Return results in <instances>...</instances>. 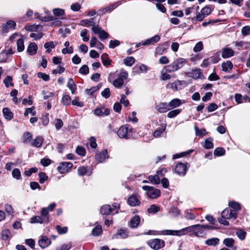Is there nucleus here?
I'll list each match as a JSON object with an SVG mask.
<instances>
[{"mask_svg": "<svg viewBox=\"0 0 250 250\" xmlns=\"http://www.w3.org/2000/svg\"><path fill=\"white\" fill-rule=\"evenodd\" d=\"M160 40V37L159 35H155L150 39H147L144 41L142 43L143 45L153 44L157 42Z\"/></svg>", "mask_w": 250, "mask_h": 250, "instance_id": "nucleus-16", "label": "nucleus"}, {"mask_svg": "<svg viewBox=\"0 0 250 250\" xmlns=\"http://www.w3.org/2000/svg\"><path fill=\"white\" fill-rule=\"evenodd\" d=\"M218 108L217 105L215 103H211L207 107V110L208 112H213L216 110Z\"/></svg>", "mask_w": 250, "mask_h": 250, "instance_id": "nucleus-60", "label": "nucleus"}, {"mask_svg": "<svg viewBox=\"0 0 250 250\" xmlns=\"http://www.w3.org/2000/svg\"><path fill=\"white\" fill-rule=\"evenodd\" d=\"M167 70V66H165L163 68L161 72V75L160 76V80L162 81H166L170 80L171 78V76L167 73L168 72Z\"/></svg>", "mask_w": 250, "mask_h": 250, "instance_id": "nucleus-21", "label": "nucleus"}, {"mask_svg": "<svg viewBox=\"0 0 250 250\" xmlns=\"http://www.w3.org/2000/svg\"><path fill=\"white\" fill-rule=\"evenodd\" d=\"M222 70L224 71H227L229 69H231L233 67V64L232 62L229 61H227L226 62H224L222 64Z\"/></svg>", "mask_w": 250, "mask_h": 250, "instance_id": "nucleus-32", "label": "nucleus"}, {"mask_svg": "<svg viewBox=\"0 0 250 250\" xmlns=\"http://www.w3.org/2000/svg\"><path fill=\"white\" fill-rule=\"evenodd\" d=\"M184 103L185 101H183V103ZM182 104V101L177 98L173 99L168 104L169 107L170 108V109L178 107L180 106Z\"/></svg>", "mask_w": 250, "mask_h": 250, "instance_id": "nucleus-15", "label": "nucleus"}, {"mask_svg": "<svg viewBox=\"0 0 250 250\" xmlns=\"http://www.w3.org/2000/svg\"><path fill=\"white\" fill-rule=\"evenodd\" d=\"M102 62L104 66H108L110 64V61L106 54H103L101 56Z\"/></svg>", "mask_w": 250, "mask_h": 250, "instance_id": "nucleus-38", "label": "nucleus"}, {"mask_svg": "<svg viewBox=\"0 0 250 250\" xmlns=\"http://www.w3.org/2000/svg\"><path fill=\"white\" fill-rule=\"evenodd\" d=\"M128 236V232L125 229H120L113 235L115 238H125Z\"/></svg>", "mask_w": 250, "mask_h": 250, "instance_id": "nucleus-20", "label": "nucleus"}, {"mask_svg": "<svg viewBox=\"0 0 250 250\" xmlns=\"http://www.w3.org/2000/svg\"><path fill=\"white\" fill-rule=\"evenodd\" d=\"M37 76L38 78L42 79L43 80L45 81H48L49 80V76L45 73H43L42 72H39L37 74Z\"/></svg>", "mask_w": 250, "mask_h": 250, "instance_id": "nucleus-59", "label": "nucleus"}, {"mask_svg": "<svg viewBox=\"0 0 250 250\" xmlns=\"http://www.w3.org/2000/svg\"><path fill=\"white\" fill-rule=\"evenodd\" d=\"M38 46L35 42H31L29 44L27 49V51L30 55H33L37 53Z\"/></svg>", "mask_w": 250, "mask_h": 250, "instance_id": "nucleus-19", "label": "nucleus"}, {"mask_svg": "<svg viewBox=\"0 0 250 250\" xmlns=\"http://www.w3.org/2000/svg\"><path fill=\"white\" fill-rule=\"evenodd\" d=\"M2 112L6 119L10 120L13 118V114L8 108H4L2 110Z\"/></svg>", "mask_w": 250, "mask_h": 250, "instance_id": "nucleus-26", "label": "nucleus"}, {"mask_svg": "<svg viewBox=\"0 0 250 250\" xmlns=\"http://www.w3.org/2000/svg\"><path fill=\"white\" fill-rule=\"evenodd\" d=\"M17 50L19 52H22L24 49V42L22 39H19L17 41Z\"/></svg>", "mask_w": 250, "mask_h": 250, "instance_id": "nucleus-36", "label": "nucleus"}, {"mask_svg": "<svg viewBox=\"0 0 250 250\" xmlns=\"http://www.w3.org/2000/svg\"><path fill=\"white\" fill-rule=\"evenodd\" d=\"M194 129L195 130L196 134L197 136H203L207 134V132L205 129H199L197 126H195Z\"/></svg>", "mask_w": 250, "mask_h": 250, "instance_id": "nucleus-47", "label": "nucleus"}, {"mask_svg": "<svg viewBox=\"0 0 250 250\" xmlns=\"http://www.w3.org/2000/svg\"><path fill=\"white\" fill-rule=\"evenodd\" d=\"M71 100V97L68 95H65L62 97V103L64 105H68L70 104Z\"/></svg>", "mask_w": 250, "mask_h": 250, "instance_id": "nucleus-49", "label": "nucleus"}, {"mask_svg": "<svg viewBox=\"0 0 250 250\" xmlns=\"http://www.w3.org/2000/svg\"><path fill=\"white\" fill-rule=\"evenodd\" d=\"M242 34L244 36L250 35V26H245L242 28Z\"/></svg>", "mask_w": 250, "mask_h": 250, "instance_id": "nucleus-64", "label": "nucleus"}, {"mask_svg": "<svg viewBox=\"0 0 250 250\" xmlns=\"http://www.w3.org/2000/svg\"><path fill=\"white\" fill-rule=\"evenodd\" d=\"M50 244V239L46 236H42L38 241L39 245L42 249L46 248Z\"/></svg>", "mask_w": 250, "mask_h": 250, "instance_id": "nucleus-13", "label": "nucleus"}, {"mask_svg": "<svg viewBox=\"0 0 250 250\" xmlns=\"http://www.w3.org/2000/svg\"><path fill=\"white\" fill-rule=\"evenodd\" d=\"M94 18H90L89 19L83 20L81 21V24L85 26V25H89L92 26V27L94 26H97L96 25V23H95L93 21Z\"/></svg>", "mask_w": 250, "mask_h": 250, "instance_id": "nucleus-29", "label": "nucleus"}, {"mask_svg": "<svg viewBox=\"0 0 250 250\" xmlns=\"http://www.w3.org/2000/svg\"><path fill=\"white\" fill-rule=\"evenodd\" d=\"M229 207L233 208L234 210H232L234 212H236L239 211L241 209L240 205L237 202L231 201L229 203Z\"/></svg>", "mask_w": 250, "mask_h": 250, "instance_id": "nucleus-31", "label": "nucleus"}, {"mask_svg": "<svg viewBox=\"0 0 250 250\" xmlns=\"http://www.w3.org/2000/svg\"><path fill=\"white\" fill-rule=\"evenodd\" d=\"M187 167L182 163H178L175 168V172L179 175H185L186 173Z\"/></svg>", "mask_w": 250, "mask_h": 250, "instance_id": "nucleus-11", "label": "nucleus"}, {"mask_svg": "<svg viewBox=\"0 0 250 250\" xmlns=\"http://www.w3.org/2000/svg\"><path fill=\"white\" fill-rule=\"evenodd\" d=\"M79 72L81 74L87 75L89 73V68L86 65H83L79 69Z\"/></svg>", "mask_w": 250, "mask_h": 250, "instance_id": "nucleus-56", "label": "nucleus"}, {"mask_svg": "<svg viewBox=\"0 0 250 250\" xmlns=\"http://www.w3.org/2000/svg\"><path fill=\"white\" fill-rule=\"evenodd\" d=\"M188 76L194 79H197L201 77L202 73L200 69L192 70L191 72L188 73Z\"/></svg>", "mask_w": 250, "mask_h": 250, "instance_id": "nucleus-25", "label": "nucleus"}, {"mask_svg": "<svg viewBox=\"0 0 250 250\" xmlns=\"http://www.w3.org/2000/svg\"><path fill=\"white\" fill-rule=\"evenodd\" d=\"M147 244L151 248L155 250H159L165 246L164 241L159 239L149 240L147 242Z\"/></svg>", "mask_w": 250, "mask_h": 250, "instance_id": "nucleus-5", "label": "nucleus"}, {"mask_svg": "<svg viewBox=\"0 0 250 250\" xmlns=\"http://www.w3.org/2000/svg\"><path fill=\"white\" fill-rule=\"evenodd\" d=\"M140 222V218L138 215L135 216L130 221V226L132 228H136Z\"/></svg>", "mask_w": 250, "mask_h": 250, "instance_id": "nucleus-24", "label": "nucleus"}, {"mask_svg": "<svg viewBox=\"0 0 250 250\" xmlns=\"http://www.w3.org/2000/svg\"><path fill=\"white\" fill-rule=\"evenodd\" d=\"M117 7V3H114L109 6L104 7L103 9V12L104 13H105L106 12H110L112 11L113 9H115Z\"/></svg>", "mask_w": 250, "mask_h": 250, "instance_id": "nucleus-44", "label": "nucleus"}, {"mask_svg": "<svg viewBox=\"0 0 250 250\" xmlns=\"http://www.w3.org/2000/svg\"><path fill=\"white\" fill-rule=\"evenodd\" d=\"M67 86L71 90L72 94H74L75 93L77 86L72 78L69 79Z\"/></svg>", "mask_w": 250, "mask_h": 250, "instance_id": "nucleus-23", "label": "nucleus"}, {"mask_svg": "<svg viewBox=\"0 0 250 250\" xmlns=\"http://www.w3.org/2000/svg\"><path fill=\"white\" fill-rule=\"evenodd\" d=\"M91 30L95 34H98L100 39L101 40L105 39L109 36V34L107 32L102 29L98 26L92 27Z\"/></svg>", "mask_w": 250, "mask_h": 250, "instance_id": "nucleus-8", "label": "nucleus"}, {"mask_svg": "<svg viewBox=\"0 0 250 250\" xmlns=\"http://www.w3.org/2000/svg\"><path fill=\"white\" fill-rule=\"evenodd\" d=\"M182 84V82L179 80H177L174 83H171V87L175 91L178 90V86Z\"/></svg>", "mask_w": 250, "mask_h": 250, "instance_id": "nucleus-55", "label": "nucleus"}, {"mask_svg": "<svg viewBox=\"0 0 250 250\" xmlns=\"http://www.w3.org/2000/svg\"><path fill=\"white\" fill-rule=\"evenodd\" d=\"M181 111L182 109H176L173 110H171L167 113V116L169 118H174L180 114Z\"/></svg>", "mask_w": 250, "mask_h": 250, "instance_id": "nucleus-35", "label": "nucleus"}, {"mask_svg": "<svg viewBox=\"0 0 250 250\" xmlns=\"http://www.w3.org/2000/svg\"><path fill=\"white\" fill-rule=\"evenodd\" d=\"M72 167L73 164L71 163L63 162L60 164L57 169L60 173H65L68 172Z\"/></svg>", "mask_w": 250, "mask_h": 250, "instance_id": "nucleus-7", "label": "nucleus"}, {"mask_svg": "<svg viewBox=\"0 0 250 250\" xmlns=\"http://www.w3.org/2000/svg\"><path fill=\"white\" fill-rule=\"evenodd\" d=\"M38 175L40 178V183L41 184H43L48 179V176L44 172H40Z\"/></svg>", "mask_w": 250, "mask_h": 250, "instance_id": "nucleus-50", "label": "nucleus"}, {"mask_svg": "<svg viewBox=\"0 0 250 250\" xmlns=\"http://www.w3.org/2000/svg\"><path fill=\"white\" fill-rule=\"evenodd\" d=\"M42 93L43 95V99L44 100H48L50 98L53 97L54 96V93L52 92L45 91L43 90L42 91Z\"/></svg>", "mask_w": 250, "mask_h": 250, "instance_id": "nucleus-53", "label": "nucleus"}, {"mask_svg": "<svg viewBox=\"0 0 250 250\" xmlns=\"http://www.w3.org/2000/svg\"><path fill=\"white\" fill-rule=\"evenodd\" d=\"M212 139L208 138L205 141V144L203 146L206 149H210L213 147V144L212 142Z\"/></svg>", "mask_w": 250, "mask_h": 250, "instance_id": "nucleus-37", "label": "nucleus"}, {"mask_svg": "<svg viewBox=\"0 0 250 250\" xmlns=\"http://www.w3.org/2000/svg\"><path fill=\"white\" fill-rule=\"evenodd\" d=\"M132 130V128H129L128 125H122L117 131V135L120 138L128 139L131 136Z\"/></svg>", "mask_w": 250, "mask_h": 250, "instance_id": "nucleus-2", "label": "nucleus"}, {"mask_svg": "<svg viewBox=\"0 0 250 250\" xmlns=\"http://www.w3.org/2000/svg\"><path fill=\"white\" fill-rule=\"evenodd\" d=\"M223 244L228 247H232L234 244V240L231 238H226L223 241Z\"/></svg>", "mask_w": 250, "mask_h": 250, "instance_id": "nucleus-41", "label": "nucleus"}, {"mask_svg": "<svg viewBox=\"0 0 250 250\" xmlns=\"http://www.w3.org/2000/svg\"><path fill=\"white\" fill-rule=\"evenodd\" d=\"M102 232V227L100 225H97L96 226L92 231V234L94 236L100 235Z\"/></svg>", "mask_w": 250, "mask_h": 250, "instance_id": "nucleus-42", "label": "nucleus"}, {"mask_svg": "<svg viewBox=\"0 0 250 250\" xmlns=\"http://www.w3.org/2000/svg\"><path fill=\"white\" fill-rule=\"evenodd\" d=\"M234 52L231 49L229 48H224L222 49V57L225 59L234 55Z\"/></svg>", "mask_w": 250, "mask_h": 250, "instance_id": "nucleus-18", "label": "nucleus"}, {"mask_svg": "<svg viewBox=\"0 0 250 250\" xmlns=\"http://www.w3.org/2000/svg\"><path fill=\"white\" fill-rule=\"evenodd\" d=\"M35 16L36 18L39 19L40 20L43 21H51L55 20L54 17L53 16H41L38 13H36L35 14ZM55 20H56L55 19Z\"/></svg>", "mask_w": 250, "mask_h": 250, "instance_id": "nucleus-27", "label": "nucleus"}, {"mask_svg": "<svg viewBox=\"0 0 250 250\" xmlns=\"http://www.w3.org/2000/svg\"><path fill=\"white\" fill-rule=\"evenodd\" d=\"M147 211L149 213H156L160 211V208L155 205H152L147 208Z\"/></svg>", "mask_w": 250, "mask_h": 250, "instance_id": "nucleus-39", "label": "nucleus"}, {"mask_svg": "<svg viewBox=\"0 0 250 250\" xmlns=\"http://www.w3.org/2000/svg\"><path fill=\"white\" fill-rule=\"evenodd\" d=\"M36 113V112L35 110V107L32 106L31 108H28L26 109L24 113V117H27L29 114H31L32 115L34 116Z\"/></svg>", "mask_w": 250, "mask_h": 250, "instance_id": "nucleus-48", "label": "nucleus"}, {"mask_svg": "<svg viewBox=\"0 0 250 250\" xmlns=\"http://www.w3.org/2000/svg\"><path fill=\"white\" fill-rule=\"evenodd\" d=\"M128 203L132 207H135L140 204V201L135 195L132 194L128 198Z\"/></svg>", "mask_w": 250, "mask_h": 250, "instance_id": "nucleus-14", "label": "nucleus"}, {"mask_svg": "<svg viewBox=\"0 0 250 250\" xmlns=\"http://www.w3.org/2000/svg\"><path fill=\"white\" fill-rule=\"evenodd\" d=\"M11 233L9 229H5L1 232V238L3 240H7L10 238Z\"/></svg>", "mask_w": 250, "mask_h": 250, "instance_id": "nucleus-43", "label": "nucleus"}, {"mask_svg": "<svg viewBox=\"0 0 250 250\" xmlns=\"http://www.w3.org/2000/svg\"><path fill=\"white\" fill-rule=\"evenodd\" d=\"M155 109L160 113H165L169 111L170 108L167 103H161L155 106Z\"/></svg>", "mask_w": 250, "mask_h": 250, "instance_id": "nucleus-12", "label": "nucleus"}, {"mask_svg": "<svg viewBox=\"0 0 250 250\" xmlns=\"http://www.w3.org/2000/svg\"><path fill=\"white\" fill-rule=\"evenodd\" d=\"M148 180L150 181L151 183L155 185L159 184L160 182V177L159 175L157 174H156L153 176H149Z\"/></svg>", "mask_w": 250, "mask_h": 250, "instance_id": "nucleus-33", "label": "nucleus"}, {"mask_svg": "<svg viewBox=\"0 0 250 250\" xmlns=\"http://www.w3.org/2000/svg\"><path fill=\"white\" fill-rule=\"evenodd\" d=\"M56 229L60 234H64L67 232L68 229L66 227L62 228L60 226L57 225L56 227Z\"/></svg>", "mask_w": 250, "mask_h": 250, "instance_id": "nucleus-52", "label": "nucleus"}, {"mask_svg": "<svg viewBox=\"0 0 250 250\" xmlns=\"http://www.w3.org/2000/svg\"><path fill=\"white\" fill-rule=\"evenodd\" d=\"M101 212L104 215H108L113 212V209L110 205H105L101 207Z\"/></svg>", "mask_w": 250, "mask_h": 250, "instance_id": "nucleus-22", "label": "nucleus"}, {"mask_svg": "<svg viewBox=\"0 0 250 250\" xmlns=\"http://www.w3.org/2000/svg\"><path fill=\"white\" fill-rule=\"evenodd\" d=\"M134 62L135 59L133 57H127L124 60V63L128 66H131Z\"/></svg>", "mask_w": 250, "mask_h": 250, "instance_id": "nucleus-34", "label": "nucleus"}, {"mask_svg": "<svg viewBox=\"0 0 250 250\" xmlns=\"http://www.w3.org/2000/svg\"><path fill=\"white\" fill-rule=\"evenodd\" d=\"M170 213L172 214V216L176 217L180 214L181 211L177 208L172 207L170 209Z\"/></svg>", "mask_w": 250, "mask_h": 250, "instance_id": "nucleus-61", "label": "nucleus"}, {"mask_svg": "<svg viewBox=\"0 0 250 250\" xmlns=\"http://www.w3.org/2000/svg\"><path fill=\"white\" fill-rule=\"evenodd\" d=\"M221 216L228 219L230 218L235 219L237 217V213L234 212L232 209L226 208L222 211Z\"/></svg>", "mask_w": 250, "mask_h": 250, "instance_id": "nucleus-9", "label": "nucleus"}, {"mask_svg": "<svg viewBox=\"0 0 250 250\" xmlns=\"http://www.w3.org/2000/svg\"><path fill=\"white\" fill-rule=\"evenodd\" d=\"M205 18V16L200 11V12H197L196 16L195 17H194L193 19H192V20H195L196 21H201Z\"/></svg>", "mask_w": 250, "mask_h": 250, "instance_id": "nucleus-63", "label": "nucleus"}, {"mask_svg": "<svg viewBox=\"0 0 250 250\" xmlns=\"http://www.w3.org/2000/svg\"><path fill=\"white\" fill-rule=\"evenodd\" d=\"M43 138L41 136H38L35 139L32 140L30 145L36 147H41L42 145Z\"/></svg>", "mask_w": 250, "mask_h": 250, "instance_id": "nucleus-17", "label": "nucleus"}, {"mask_svg": "<svg viewBox=\"0 0 250 250\" xmlns=\"http://www.w3.org/2000/svg\"><path fill=\"white\" fill-rule=\"evenodd\" d=\"M186 62V59L182 58H178L167 66V71L169 73L175 72L183 67Z\"/></svg>", "mask_w": 250, "mask_h": 250, "instance_id": "nucleus-1", "label": "nucleus"}, {"mask_svg": "<svg viewBox=\"0 0 250 250\" xmlns=\"http://www.w3.org/2000/svg\"><path fill=\"white\" fill-rule=\"evenodd\" d=\"M236 235L241 240L245 239L246 235V232L242 229H239L236 232Z\"/></svg>", "mask_w": 250, "mask_h": 250, "instance_id": "nucleus-46", "label": "nucleus"}, {"mask_svg": "<svg viewBox=\"0 0 250 250\" xmlns=\"http://www.w3.org/2000/svg\"><path fill=\"white\" fill-rule=\"evenodd\" d=\"M13 53L12 48L2 52L0 53V60L1 62L4 61L7 59L8 55L12 54Z\"/></svg>", "mask_w": 250, "mask_h": 250, "instance_id": "nucleus-28", "label": "nucleus"}, {"mask_svg": "<svg viewBox=\"0 0 250 250\" xmlns=\"http://www.w3.org/2000/svg\"><path fill=\"white\" fill-rule=\"evenodd\" d=\"M219 241L218 238H212L206 240L205 244L208 246H216L219 243Z\"/></svg>", "mask_w": 250, "mask_h": 250, "instance_id": "nucleus-30", "label": "nucleus"}, {"mask_svg": "<svg viewBox=\"0 0 250 250\" xmlns=\"http://www.w3.org/2000/svg\"><path fill=\"white\" fill-rule=\"evenodd\" d=\"M12 176L17 179L20 180L21 178V172L19 169L15 168L12 172Z\"/></svg>", "mask_w": 250, "mask_h": 250, "instance_id": "nucleus-45", "label": "nucleus"}, {"mask_svg": "<svg viewBox=\"0 0 250 250\" xmlns=\"http://www.w3.org/2000/svg\"><path fill=\"white\" fill-rule=\"evenodd\" d=\"M225 152V150L222 147H217L214 150V155L218 156L223 155Z\"/></svg>", "mask_w": 250, "mask_h": 250, "instance_id": "nucleus-54", "label": "nucleus"}, {"mask_svg": "<svg viewBox=\"0 0 250 250\" xmlns=\"http://www.w3.org/2000/svg\"><path fill=\"white\" fill-rule=\"evenodd\" d=\"M87 30L86 29H83L81 32V36L83 38V40L84 42H87L89 40V37L87 36Z\"/></svg>", "mask_w": 250, "mask_h": 250, "instance_id": "nucleus-57", "label": "nucleus"}, {"mask_svg": "<svg viewBox=\"0 0 250 250\" xmlns=\"http://www.w3.org/2000/svg\"><path fill=\"white\" fill-rule=\"evenodd\" d=\"M108 158L107 151L106 149L103 150L102 152L97 154L95 156V159L98 163H103L106 159Z\"/></svg>", "mask_w": 250, "mask_h": 250, "instance_id": "nucleus-10", "label": "nucleus"}, {"mask_svg": "<svg viewBox=\"0 0 250 250\" xmlns=\"http://www.w3.org/2000/svg\"><path fill=\"white\" fill-rule=\"evenodd\" d=\"M30 223H42V218L40 216H35L31 218Z\"/></svg>", "mask_w": 250, "mask_h": 250, "instance_id": "nucleus-62", "label": "nucleus"}, {"mask_svg": "<svg viewBox=\"0 0 250 250\" xmlns=\"http://www.w3.org/2000/svg\"><path fill=\"white\" fill-rule=\"evenodd\" d=\"M127 77V72L122 70L118 75V77L113 81V85L117 88L121 87L124 84V80H126Z\"/></svg>", "mask_w": 250, "mask_h": 250, "instance_id": "nucleus-3", "label": "nucleus"}, {"mask_svg": "<svg viewBox=\"0 0 250 250\" xmlns=\"http://www.w3.org/2000/svg\"><path fill=\"white\" fill-rule=\"evenodd\" d=\"M142 188L147 191V195L149 198L155 199L160 196L161 191L158 189H155L153 187L144 186Z\"/></svg>", "mask_w": 250, "mask_h": 250, "instance_id": "nucleus-4", "label": "nucleus"}, {"mask_svg": "<svg viewBox=\"0 0 250 250\" xmlns=\"http://www.w3.org/2000/svg\"><path fill=\"white\" fill-rule=\"evenodd\" d=\"M53 12L56 17H58V18H56V20H53L55 21L53 22V24L57 25L60 24L61 21L58 19H63V16L65 14L64 10L62 9L55 8L53 10ZM54 19H55V18H54Z\"/></svg>", "mask_w": 250, "mask_h": 250, "instance_id": "nucleus-6", "label": "nucleus"}, {"mask_svg": "<svg viewBox=\"0 0 250 250\" xmlns=\"http://www.w3.org/2000/svg\"><path fill=\"white\" fill-rule=\"evenodd\" d=\"M3 83L6 87H9V86H13L14 83H12V77L10 76H7L5 79L3 80Z\"/></svg>", "mask_w": 250, "mask_h": 250, "instance_id": "nucleus-40", "label": "nucleus"}, {"mask_svg": "<svg viewBox=\"0 0 250 250\" xmlns=\"http://www.w3.org/2000/svg\"><path fill=\"white\" fill-rule=\"evenodd\" d=\"M203 48V44L202 42H197L193 48V51L195 52H198L201 51Z\"/></svg>", "mask_w": 250, "mask_h": 250, "instance_id": "nucleus-51", "label": "nucleus"}, {"mask_svg": "<svg viewBox=\"0 0 250 250\" xmlns=\"http://www.w3.org/2000/svg\"><path fill=\"white\" fill-rule=\"evenodd\" d=\"M44 47L47 49L46 52L49 53L51 51L50 48H54L55 47V45L53 42H46L44 45Z\"/></svg>", "mask_w": 250, "mask_h": 250, "instance_id": "nucleus-58", "label": "nucleus"}]
</instances>
